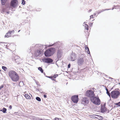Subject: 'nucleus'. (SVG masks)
Instances as JSON below:
<instances>
[{
    "mask_svg": "<svg viewBox=\"0 0 120 120\" xmlns=\"http://www.w3.org/2000/svg\"><path fill=\"white\" fill-rule=\"evenodd\" d=\"M97 13L98 14H98V12H99V11H97Z\"/></svg>",
    "mask_w": 120,
    "mask_h": 120,
    "instance_id": "45",
    "label": "nucleus"
},
{
    "mask_svg": "<svg viewBox=\"0 0 120 120\" xmlns=\"http://www.w3.org/2000/svg\"><path fill=\"white\" fill-rule=\"evenodd\" d=\"M9 108H10V109H11L12 108L11 105H10L9 107Z\"/></svg>",
    "mask_w": 120,
    "mask_h": 120,
    "instance_id": "33",
    "label": "nucleus"
},
{
    "mask_svg": "<svg viewBox=\"0 0 120 120\" xmlns=\"http://www.w3.org/2000/svg\"><path fill=\"white\" fill-rule=\"evenodd\" d=\"M48 77L51 79L52 80H55V79H54V78L52 76V77Z\"/></svg>",
    "mask_w": 120,
    "mask_h": 120,
    "instance_id": "27",
    "label": "nucleus"
},
{
    "mask_svg": "<svg viewBox=\"0 0 120 120\" xmlns=\"http://www.w3.org/2000/svg\"><path fill=\"white\" fill-rule=\"evenodd\" d=\"M89 99L87 98H83L81 103L83 105H86L89 103Z\"/></svg>",
    "mask_w": 120,
    "mask_h": 120,
    "instance_id": "11",
    "label": "nucleus"
},
{
    "mask_svg": "<svg viewBox=\"0 0 120 120\" xmlns=\"http://www.w3.org/2000/svg\"><path fill=\"white\" fill-rule=\"evenodd\" d=\"M94 15H96V13H94Z\"/></svg>",
    "mask_w": 120,
    "mask_h": 120,
    "instance_id": "44",
    "label": "nucleus"
},
{
    "mask_svg": "<svg viewBox=\"0 0 120 120\" xmlns=\"http://www.w3.org/2000/svg\"><path fill=\"white\" fill-rule=\"evenodd\" d=\"M85 22L83 24V26H84L85 29H86V30H88V25L87 24H86L85 23Z\"/></svg>",
    "mask_w": 120,
    "mask_h": 120,
    "instance_id": "16",
    "label": "nucleus"
},
{
    "mask_svg": "<svg viewBox=\"0 0 120 120\" xmlns=\"http://www.w3.org/2000/svg\"><path fill=\"white\" fill-rule=\"evenodd\" d=\"M42 60L43 62L48 63H51L53 61L52 59L49 58L42 59Z\"/></svg>",
    "mask_w": 120,
    "mask_h": 120,
    "instance_id": "12",
    "label": "nucleus"
},
{
    "mask_svg": "<svg viewBox=\"0 0 120 120\" xmlns=\"http://www.w3.org/2000/svg\"><path fill=\"white\" fill-rule=\"evenodd\" d=\"M15 32V31L14 30H12L11 31H9L6 34L5 37V38H8L11 36V34H12V33L13 34Z\"/></svg>",
    "mask_w": 120,
    "mask_h": 120,
    "instance_id": "13",
    "label": "nucleus"
},
{
    "mask_svg": "<svg viewBox=\"0 0 120 120\" xmlns=\"http://www.w3.org/2000/svg\"><path fill=\"white\" fill-rule=\"evenodd\" d=\"M36 120H43L39 118H36Z\"/></svg>",
    "mask_w": 120,
    "mask_h": 120,
    "instance_id": "30",
    "label": "nucleus"
},
{
    "mask_svg": "<svg viewBox=\"0 0 120 120\" xmlns=\"http://www.w3.org/2000/svg\"><path fill=\"white\" fill-rule=\"evenodd\" d=\"M1 89V88H0V89Z\"/></svg>",
    "mask_w": 120,
    "mask_h": 120,
    "instance_id": "50",
    "label": "nucleus"
},
{
    "mask_svg": "<svg viewBox=\"0 0 120 120\" xmlns=\"http://www.w3.org/2000/svg\"><path fill=\"white\" fill-rule=\"evenodd\" d=\"M38 70H39L42 73L43 72V70L42 68L41 67H39L38 68Z\"/></svg>",
    "mask_w": 120,
    "mask_h": 120,
    "instance_id": "21",
    "label": "nucleus"
},
{
    "mask_svg": "<svg viewBox=\"0 0 120 120\" xmlns=\"http://www.w3.org/2000/svg\"><path fill=\"white\" fill-rule=\"evenodd\" d=\"M20 31V30H19L18 31V32H19Z\"/></svg>",
    "mask_w": 120,
    "mask_h": 120,
    "instance_id": "47",
    "label": "nucleus"
},
{
    "mask_svg": "<svg viewBox=\"0 0 120 120\" xmlns=\"http://www.w3.org/2000/svg\"><path fill=\"white\" fill-rule=\"evenodd\" d=\"M21 83H23V82H20L19 83V84H21Z\"/></svg>",
    "mask_w": 120,
    "mask_h": 120,
    "instance_id": "40",
    "label": "nucleus"
},
{
    "mask_svg": "<svg viewBox=\"0 0 120 120\" xmlns=\"http://www.w3.org/2000/svg\"><path fill=\"white\" fill-rule=\"evenodd\" d=\"M93 15H91L90 16V18H93Z\"/></svg>",
    "mask_w": 120,
    "mask_h": 120,
    "instance_id": "37",
    "label": "nucleus"
},
{
    "mask_svg": "<svg viewBox=\"0 0 120 120\" xmlns=\"http://www.w3.org/2000/svg\"><path fill=\"white\" fill-rule=\"evenodd\" d=\"M1 1L2 4L3 5H4L6 3L7 0H1Z\"/></svg>",
    "mask_w": 120,
    "mask_h": 120,
    "instance_id": "18",
    "label": "nucleus"
},
{
    "mask_svg": "<svg viewBox=\"0 0 120 120\" xmlns=\"http://www.w3.org/2000/svg\"><path fill=\"white\" fill-rule=\"evenodd\" d=\"M106 93L107 94H108V95L109 96H110V94L109 92L108 91H107Z\"/></svg>",
    "mask_w": 120,
    "mask_h": 120,
    "instance_id": "29",
    "label": "nucleus"
},
{
    "mask_svg": "<svg viewBox=\"0 0 120 120\" xmlns=\"http://www.w3.org/2000/svg\"><path fill=\"white\" fill-rule=\"evenodd\" d=\"M91 11H92V10L91 9H90V10H89L88 11V12H90Z\"/></svg>",
    "mask_w": 120,
    "mask_h": 120,
    "instance_id": "39",
    "label": "nucleus"
},
{
    "mask_svg": "<svg viewBox=\"0 0 120 120\" xmlns=\"http://www.w3.org/2000/svg\"><path fill=\"white\" fill-rule=\"evenodd\" d=\"M96 118L100 120H102L103 119V117L100 115H97Z\"/></svg>",
    "mask_w": 120,
    "mask_h": 120,
    "instance_id": "17",
    "label": "nucleus"
},
{
    "mask_svg": "<svg viewBox=\"0 0 120 120\" xmlns=\"http://www.w3.org/2000/svg\"><path fill=\"white\" fill-rule=\"evenodd\" d=\"M111 97L113 98L116 99L120 94V92L117 90H114L111 92L110 93Z\"/></svg>",
    "mask_w": 120,
    "mask_h": 120,
    "instance_id": "4",
    "label": "nucleus"
},
{
    "mask_svg": "<svg viewBox=\"0 0 120 120\" xmlns=\"http://www.w3.org/2000/svg\"><path fill=\"white\" fill-rule=\"evenodd\" d=\"M92 24H93V23H90V25H91V26L92 25Z\"/></svg>",
    "mask_w": 120,
    "mask_h": 120,
    "instance_id": "43",
    "label": "nucleus"
},
{
    "mask_svg": "<svg viewBox=\"0 0 120 120\" xmlns=\"http://www.w3.org/2000/svg\"><path fill=\"white\" fill-rule=\"evenodd\" d=\"M106 90L107 91H108V90L107 88H106Z\"/></svg>",
    "mask_w": 120,
    "mask_h": 120,
    "instance_id": "41",
    "label": "nucleus"
},
{
    "mask_svg": "<svg viewBox=\"0 0 120 120\" xmlns=\"http://www.w3.org/2000/svg\"><path fill=\"white\" fill-rule=\"evenodd\" d=\"M116 105H117L120 106V101L119 102L117 103L116 104Z\"/></svg>",
    "mask_w": 120,
    "mask_h": 120,
    "instance_id": "31",
    "label": "nucleus"
},
{
    "mask_svg": "<svg viewBox=\"0 0 120 120\" xmlns=\"http://www.w3.org/2000/svg\"><path fill=\"white\" fill-rule=\"evenodd\" d=\"M85 49L86 51V52L88 54H90V52L89 50V48L86 47V46H85Z\"/></svg>",
    "mask_w": 120,
    "mask_h": 120,
    "instance_id": "15",
    "label": "nucleus"
},
{
    "mask_svg": "<svg viewBox=\"0 0 120 120\" xmlns=\"http://www.w3.org/2000/svg\"><path fill=\"white\" fill-rule=\"evenodd\" d=\"M55 120H59V119L58 118L56 117L55 119Z\"/></svg>",
    "mask_w": 120,
    "mask_h": 120,
    "instance_id": "32",
    "label": "nucleus"
},
{
    "mask_svg": "<svg viewBox=\"0 0 120 120\" xmlns=\"http://www.w3.org/2000/svg\"><path fill=\"white\" fill-rule=\"evenodd\" d=\"M113 8L112 9V10H113Z\"/></svg>",
    "mask_w": 120,
    "mask_h": 120,
    "instance_id": "49",
    "label": "nucleus"
},
{
    "mask_svg": "<svg viewBox=\"0 0 120 120\" xmlns=\"http://www.w3.org/2000/svg\"><path fill=\"white\" fill-rule=\"evenodd\" d=\"M111 78V79H112V78Z\"/></svg>",
    "mask_w": 120,
    "mask_h": 120,
    "instance_id": "51",
    "label": "nucleus"
},
{
    "mask_svg": "<svg viewBox=\"0 0 120 120\" xmlns=\"http://www.w3.org/2000/svg\"><path fill=\"white\" fill-rule=\"evenodd\" d=\"M2 68L5 71H6L7 70V68L5 66H2Z\"/></svg>",
    "mask_w": 120,
    "mask_h": 120,
    "instance_id": "24",
    "label": "nucleus"
},
{
    "mask_svg": "<svg viewBox=\"0 0 120 120\" xmlns=\"http://www.w3.org/2000/svg\"><path fill=\"white\" fill-rule=\"evenodd\" d=\"M72 101L74 103H77L78 101V96L75 95L71 97Z\"/></svg>",
    "mask_w": 120,
    "mask_h": 120,
    "instance_id": "10",
    "label": "nucleus"
},
{
    "mask_svg": "<svg viewBox=\"0 0 120 120\" xmlns=\"http://www.w3.org/2000/svg\"><path fill=\"white\" fill-rule=\"evenodd\" d=\"M117 7H119L120 10V6H116V8H115L116 9L117 8Z\"/></svg>",
    "mask_w": 120,
    "mask_h": 120,
    "instance_id": "36",
    "label": "nucleus"
},
{
    "mask_svg": "<svg viewBox=\"0 0 120 120\" xmlns=\"http://www.w3.org/2000/svg\"><path fill=\"white\" fill-rule=\"evenodd\" d=\"M70 64H69L68 65V68H70Z\"/></svg>",
    "mask_w": 120,
    "mask_h": 120,
    "instance_id": "34",
    "label": "nucleus"
},
{
    "mask_svg": "<svg viewBox=\"0 0 120 120\" xmlns=\"http://www.w3.org/2000/svg\"><path fill=\"white\" fill-rule=\"evenodd\" d=\"M77 58V56L75 53L72 52L70 55V60L73 61Z\"/></svg>",
    "mask_w": 120,
    "mask_h": 120,
    "instance_id": "8",
    "label": "nucleus"
},
{
    "mask_svg": "<svg viewBox=\"0 0 120 120\" xmlns=\"http://www.w3.org/2000/svg\"><path fill=\"white\" fill-rule=\"evenodd\" d=\"M8 75L11 80L14 81H17L19 79L18 74L15 71H10L8 72Z\"/></svg>",
    "mask_w": 120,
    "mask_h": 120,
    "instance_id": "1",
    "label": "nucleus"
},
{
    "mask_svg": "<svg viewBox=\"0 0 120 120\" xmlns=\"http://www.w3.org/2000/svg\"><path fill=\"white\" fill-rule=\"evenodd\" d=\"M110 9H102L101 10H99V12H98V14H99L101 13L102 12L105 10H110Z\"/></svg>",
    "mask_w": 120,
    "mask_h": 120,
    "instance_id": "20",
    "label": "nucleus"
},
{
    "mask_svg": "<svg viewBox=\"0 0 120 120\" xmlns=\"http://www.w3.org/2000/svg\"><path fill=\"white\" fill-rule=\"evenodd\" d=\"M92 102L96 105H99L100 104V100L98 97L94 96L91 98Z\"/></svg>",
    "mask_w": 120,
    "mask_h": 120,
    "instance_id": "5",
    "label": "nucleus"
},
{
    "mask_svg": "<svg viewBox=\"0 0 120 120\" xmlns=\"http://www.w3.org/2000/svg\"><path fill=\"white\" fill-rule=\"evenodd\" d=\"M25 97L27 99H30L31 98L30 96L28 94H26L25 95Z\"/></svg>",
    "mask_w": 120,
    "mask_h": 120,
    "instance_id": "19",
    "label": "nucleus"
},
{
    "mask_svg": "<svg viewBox=\"0 0 120 120\" xmlns=\"http://www.w3.org/2000/svg\"><path fill=\"white\" fill-rule=\"evenodd\" d=\"M36 99L37 101H41V99L39 97H37L36 98Z\"/></svg>",
    "mask_w": 120,
    "mask_h": 120,
    "instance_id": "25",
    "label": "nucleus"
},
{
    "mask_svg": "<svg viewBox=\"0 0 120 120\" xmlns=\"http://www.w3.org/2000/svg\"><path fill=\"white\" fill-rule=\"evenodd\" d=\"M86 96L90 97L91 98L93 97L94 95L93 91L92 90H89L86 91Z\"/></svg>",
    "mask_w": 120,
    "mask_h": 120,
    "instance_id": "7",
    "label": "nucleus"
},
{
    "mask_svg": "<svg viewBox=\"0 0 120 120\" xmlns=\"http://www.w3.org/2000/svg\"><path fill=\"white\" fill-rule=\"evenodd\" d=\"M18 3L17 0H11L10 4V5L13 8L15 7Z\"/></svg>",
    "mask_w": 120,
    "mask_h": 120,
    "instance_id": "9",
    "label": "nucleus"
},
{
    "mask_svg": "<svg viewBox=\"0 0 120 120\" xmlns=\"http://www.w3.org/2000/svg\"><path fill=\"white\" fill-rule=\"evenodd\" d=\"M63 52L62 50L59 49L58 50L57 56V57L58 59L61 58L62 54Z\"/></svg>",
    "mask_w": 120,
    "mask_h": 120,
    "instance_id": "14",
    "label": "nucleus"
},
{
    "mask_svg": "<svg viewBox=\"0 0 120 120\" xmlns=\"http://www.w3.org/2000/svg\"><path fill=\"white\" fill-rule=\"evenodd\" d=\"M7 111V109L5 108H3V112L4 113H5Z\"/></svg>",
    "mask_w": 120,
    "mask_h": 120,
    "instance_id": "23",
    "label": "nucleus"
},
{
    "mask_svg": "<svg viewBox=\"0 0 120 120\" xmlns=\"http://www.w3.org/2000/svg\"><path fill=\"white\" fill-rule=\"evenodd\" d=\"M101 111H102V112H104V111H103L102 110V109H101Z\"/></svg>",
    "mask_w": 120,
    "mask_h": 120,
    "instance_id": "46",
    "label": "nucleus"
},
{
    "mask_svg": "<svg viewBox=\"0 0 120 120\" xmlns=\"http://www.w3.org/2000/svg\"><path fill=\"white\" fill-rule=\"evenodd\" d=\"M22 4L23 5H24L25 4V1L24 0H22Z\"/></svg>",
    "mask_w": 120,
    "mask_h": 120,
    "instance_id": "28",
    "label": "nucleus"
},
{
    "mask_svg": "<svg viewBox=\"0 0 120 120\" xmlns=\"http://www.w3.org/2000/svg\"><path fill=\"white\" fill-rule=\"evenodd\" d=\"M97 116V115H93L91 116V117L93 118H96Z\"/></svg>",
    "mask_w": 120,
    "mask_h": 120,
    "instance_id": "22",
    "label": "nucleus"
},
{
    "mask_svg": "<svg viewBox=\"0 0 120 120\" xmlns=\"http://www.w3.org/2000/svg\"><path fill=\"white\" fill-rule=\"evenodd\" d=\"M58 76V75L57 74L55 75H54V76H52L54 78H55L56 77Z\"/></svg>",
    "mask_w": 120,
    "mask_h": 120,
    "instance_id": "26",
    "label": "nucleus"
},
{
    "mask_svg": "<svg viewBox=\"0 0 120 120\" xmlns=\"http://www.w3.org/2000/svg\"><path fill=\"white\" fill-rule=\"evenodd\" d=\"M44 96L45 98H46L47 97L46 95H44Z\"/></svg>",
    "mask_w": 120,
    "mask_h": 120,
    "instance_id": "38",
    "label": "nucleus"
},
{
    "mask_svg": "<svg viewBox=\"0 0 120 120\" xmlns=\"http://www.w3.org/2000/svg\"><path fill=\"white\" fill-rule=\"evenodd\" d=\"M55 49L54 48H50L45 51L44 54L46 56L49 57L52 55L55 52Z\"/></svg>",
    "mask_w": 120,
    "mask_h": 120,
    "instance_id": "3",
    "label": "nucleus"
},
{
    "mask_svg": "<svg viewBox=\"0 0 120 120\" xmlns=\"http://www.w3.org/2000/svg\"><path fill=\"white\" fill-rule=\"evenodd\" d=\"M43 93V92H42L41 93Z\"/></svg>",
    "mask_w": 120,
    "mask_h": 120,
    "instance_id": "48",
    "label": "nucleus"
},
{
    "mask_svg": "<svg viewBox=\"0 0 120 120\" xmlns=\"http://www.w3.org/2000/svg\"><path fill=\"white\" fill-rule=\"evenodd\" d=\"M3 109H2L0 110V112L2 111L3 112Z\"/></svg>",
    "mask_w": 120,
    "mask_h": 120,
    "instance_id": "42",
    "label": "nucleus"
},
{
    "mask_svg": "<svg viewBox=\"0 0 120 120\" xmlns=\"http://www.w3.org/2000/svg\"><path fill=\"white\" fill-rule=\"evenodd\" d=\"M52 45H41V48L35 51V56L37 57L40 56L42 53L43 50V49H45L46 47H50Z\"/></svg>",
    "mask_w": 120,
    "mask_h": 120,
    "instance_id": "2",
    "label": "nucleus"
},
{
    "mask_svg": "<svg viewBox=\"0 0 120 120\" xmlns=\"http://www.w3.org/2000/svg\"><path fill=\"white\" fill-rule=\"evenodd\" d=\"M4 87V86L3 85H2L0 87V88H2Z\"/></svg>",
    "mask_w": 120,
    "mask_h": 120,
    "instance_id": "35",
    "label": "nucleus"
},
{
    "mask_svg": "<svg viewBox=\"0 0 120 120\" xmlns=\"http://www.w3.org/2000/svg\"><path fill=\"white\" fill-rule=\"evenodd\" d=\"M77 60V63L79 65H82L85 63V59L84 57H79L78 58Z\"/></svg>",
    "mask_w": 120,
    "mask_h": 120,
    "instance_id": "6",
    "label": "nucleus"
}]
</instances>
